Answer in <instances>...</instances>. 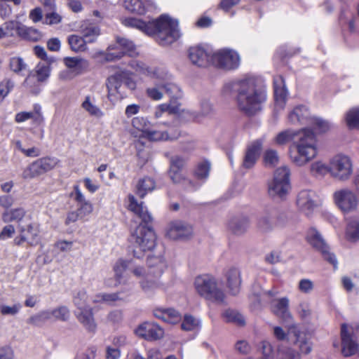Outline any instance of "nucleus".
I'll return each mask as SVG.
<instances>
[{
  "mask_svg": "<svg viewBox=\"0 0 359 359\" xmlns=\"http://www.w3.org/2000/svg\"><path fill=\"white\" fill-rule=\"evenodd\" d=\"M292 141L289 147L291 161L297 166H304L316 157L318 141L314 133L307 128L295 130L287 129L273 138L274 144L282 146Z\"/></svg>",
  "mask_w": 359,
  "mask_h": 359,
  "instance_id": "nucleus-1",
  "label": "nucleus"
},
{
  "mask_svg": "<svg viewBox=\"0 0 359 359\" xmlns=\"http://www.w3.org/2000/svg\"><path fill=\"white\" fill-rule=\"evenodd\" d=\"M231 90L237 92L238 107L248 115H253L261 110L266 94L262 81L254 77L245 78L224 86L225 93Z\"/></svg>",
  "mask_w": 359,
  "mask_h": 359,
  "instance_id": "nucleus-2",
  "label": "nucleus"
},
{
  "mask_svg": "<svg viewBox=\"0 0 359 359\" xmlns=\"http://www.w3.org/2000/svg\"><path fill=\"white\" fill-rule=\"evenodd\" d=\"M122 23L147 35H155L156 41L161 46L170 45L181 36L178 21L167 15H162L156 20L147 22L135 18H126L123 19Z\"/></svg>",
  "mask_w": 359,
  "mask_h": 359,
  "instance_id": "nucleus-3",
  "label": "nucleus"
},
{
  "mask_svg": "<svg viewBox=\"0 0 359 359\" xmlns=\"http://www.w3.org/2000/svg\"><path fill=\"white\" fill-rule=\"evenodd\" d=\"M130 66L137 73L158 80L161 83V88H163V91L168 95L171 100L182 97V93L180 87L173 82L172 75L164 68L149 66L139 60H132Z\"/></svg>",
  "mask_w": 359,
  "mask_h": 359,
  "instance_id": "nucleus-4",
  "label": "nucleus"
},
{
  "mask_svg": "<svg viewBox=\"0 0 359 359\" xmlns=\"http://www.w3.org/2000/svg\"><path fill=\"white\" fill-rule=\"evenodd\" d=\"M194 287L196 293L208 301L218 305L226 303V295L218 285L217 279L209 274H203L195 278Z\"/></svg>",
  "mask_w": 359,
  "mask_h": 359,
  "instance_id": "nucleus-5",
  "label": "nucleus"
},
{
  "mask_svg": "<svg viewBox=\"0 0 359 359\" xmlns=\"http://www.w3.org/2000/svg\"><path fill=\"white\" fill-rule=\"evenodd\" d=\"M156 241V236L153 229L142 224L137 226L129 238L134 257L141 258L144 252L154 249Z\"/></svg>",
  "mask_w": 359,
  "mask_h": 359,
  "instance_id": "nucleus-6",
  "label": "nucleus"
},
{
  "mask_svg": "<svg viewBox=\"0 0 359 359\" xmlns=\"http://www.w3.org/2000/svg\"><path fill=\"white\" fill-rule=\"evenodd\" d=\"M288 120L292 124L308 125L318 133H325L332 128V124L322 118L311 116L304 105H298L290 112Z\"/></svg>",
  "mask_w": 359,
  "mask_h": 359,
  "instance_id": "nucleus-7",
  "label": "nucleus"
},
{
  "mask_svg": "<svg viewBox=\"0 0 359 359\" xmlns=\"http://www.w3.org/2000/svg\"><path fill=\"white\" fill-rule=\"evenodd\" d=\"M131 124L135 129L142 133L141 137L151 142L175 140L180 136L177 129H170L168 131L151 129V122L142 116L134 117Z\"/></svg>",
  "mask_w": 359,
  "mask_h": 359,
  "instance_id": "nucleus-8",
  "label": "nucleus"
},
{
  "mask_svg": "<svg viewBox=\"0 0 359 359\" xmlns=\"http://www.w3.org/2000/svg\"><path fill=\"white\" fill-rule=\"evenodd\" d=\"M359 335V325L357 323H344L341 327V353L344 357H351L359 355V344L353 339L354 336Z\"/></svg>",
  "mask_w": 359,
  "mask_h": 359,
  "instance_id": "nucleus-9",
  "label": "nucleus"
},
{
  "mask_svg": "<svg viewBox=\"0 0 359 359\" xmlns=\"http://www.w3.org/2000/svg\"><path fill=\"white\" fill-rule=\"evenodd\" d=\"M330 173L340 181L348 180L353 173L351 158L344 154H337L332 157L330 161Z\"/></svg>",
  "mask_w": 359,
  "mask_h": 359,
  "instance_id": "nucleus-10",
  "label": "nucleus"
},
{
  "mask_svg": "<svg viewBox=\"0 0 359 359\" xmlns=\"http://www.w3.org/2000/svg\"><path fill=\"white\" fill-rule=\"evenodd\" d=\"M337 206L344 213H350L357 210L359 200L352 190L348 188L336 191L333 195Z\"/></svg>",
  "mask_w": 359,
  "mask_h": 359,
  "instance_id": "nucleus-11",
  "label": "nucleus"
},
{
  "mask_svg": "<svg viewBox=\"0 0 359 359\" xmlns=\"http://www.w3.org/2000/svg\"><path fill=\"white\" fill-rule=\"evenodd\" d=\"M116 42V45H111L108 47L107 53H100L104 55L106 62L119 60L124 54L133 55L135 53V46L132 41L126 38L118 37Z\"/></svg>",
  "mask_w": 359,
  "mask_h": 359,
  "instance_id": "nucleus-12",
  "label": "nucleus"
},
{
  "mask_svg": "<svg viewBox=\"0 0 359 359\" xmlns=\"http://www.w3.org/2000/svg\"><path fill=\"white\" fill-rule=\"evenodd\" d=\"M240 57L238 54L229 49H221L212 54V65L230 70L239 66Z\"/></svg>",
  "mask_w": 359,
  "mask_h": 359,
  "instance_id": "nucleus-13",
  "label": "nucleus"
},
{
  "mask_svg": "<svg viewBox=\"0 0 359 359\" xmlns=\"http://www.w3.org/2000/svg\"><path fill=\"white\" fill-rule=\"evenodd\" d=\"M306 239L316 250L320 252L325 259L334 266H337V260L335 255L330 252L329 246L316 229L311 228L308 231Z\"/></svg>",
  "mask_w": 359,
  "mask_h": 359,
  "instance_id": "nucleus-14",
  "label": "nucleus"
},
{
  "mask_svg": "<svg viewBox=\"0 0 359 359\" xmlns=\"http://www.w3.org/2000/svg\"><path fill=\"white\" fill-rule=\"evenodd\" d=\"M125 72H121L110 76L106 81L108 91V98L111 101H117L122 99L125 95L123 90Z\"/></svg>",
  "mask_w": 359,
  "mask_h": 359,
  "instance_id": "nucleus-15",
  "label": "nucleus"
},
{
  "mask_svg": "<svg viewBox=\"0 0 359 359\" xmlns=\"http://www.w3.org/2000/svg\"><path fill=\"white\" fill-rule=\"evenodd\" d=\"M212 53L201 46H194L189 48L188 56L191 62L198 67H205L212 64Z\"/></svg>",
  "mask_w": 359,
  "mask_h": 359,
  "instance_id": "nucleus-16",
  "label": "nucleus"
},
{
  "mask_svg": "<svg viewBox=\"0 0 359 359\" xmlns=\"http://www.w3.org/2000/svg\"><path fill=\"white\" fill-rule=\"evenodd\" d=\"M135 333L142 339L152 341L162 338L164 332L157 324L152 322H144L135 330Z\"/></svg>",
  "mask_w": 359,
  "mask_h": 359,
  "instance_id": "nucleus-17",
  "label": "nucleus"
},
{
  "mask_svg": "<svg viewBox=\"0 0 359 359\" xmlns=\"http://www.w3.org/2000/svg\"><path fill=\"white\" fill-rule=\"evenodd\" d=\"M316 195L311 190L301 191L297 198V205L299 210L309 216L316 207Z\"/></svg>",
  "mask_w": 359,
  "mask_h": 359,
  "instance_id": "nucleus-18",
  "label": "nucleus"
},
{
  "mask_svg": "<svg viewBox=\"0 0 359 359\" xmlns=\"http://www.w3.org/2000/svg\"><path fill=\"white\" fill-rule=\"evenodd\" d=\"M77 203V212L82 219L89 216L93 211V205L86 200L79 185L74 186V191L70 194Z\"/></svg>",
  "mask_w": 359,
  "mask_h": 359,
  "instance_id": "nucleus-19",
  "label": "nucleus"
},
{
  "mask_svg": "<svg viewBox=\"0 0 359 359\" xmlns=\"http://www.w3.org/2000/svg\"><path fill=\"white\" fill-rule=\"evenodd\" d=\"M288 334H292L294 339L292 340L294 344L299 348L300 354H309L312 350V345L309 339L302 332H300L296 327H290Z\"/></svg>",
  "mask_w": 359,
  "mask_h": 359,
  "instance_id": "nucleus-20",
  "label": "nucleus"
},
{
  "mask_svg": "<svg viewBox=\"0 0 359 359\" xmlns=\"http://www.w3.org/2000/svg\"><path fill=\"white\" fill-rule=\"evenodd\" d=\"M123 6L128 11L140 15L156 8L151 0H124Z\"/></svg>",
  "mask_w": 359,
  "mask_h": 359,
  "instance_id": "nucleus-21",
  "label": "nucleus"
},
{
  "mask_svg": "<svg viewBox=\"0 0 359 359\" xmlns=\"http://www.w3.org/2000/svg\"><path fill=\"white\" fill-rule=\"evenodd\" d=\"M191 228L190 226L182 222H175L170 224L166 235L172 240L186 238L191 234Z\"/></svg>",
  "mask_w": 359,
  "mask_h": 359,
  "instance_id": "nucleus-22",
  "label": "nucleus"
},
{
  "mask_svg": "<svg viewBox=\"0 0 359 359\" xmlns=\"http://www.w3.org/2000/svg\"><path fill=\"white\" fill-rule=\"evenodd\" d=\"M29 119L38 125L41 124L44 118L41 111V106L39 104L33 105V110L31 111H20L15 114V120L17 123H22Z\"/></svg>",
  "mask_w": 359,
  "mask_h": 359,
  "instance_id": "nucleus-23",
  "label": "nucleus"
},
{
  "mask_svg": "<svg viewBox=\"0 0 359 359\" xmlns=\"http://www.w3.org/2000/svg\"><path fill=\"white\" fill-rule=\"evenodd\" d=\"M262 147V140H257L248 147L243 161V166L244 168H251L254 166L259 156Z\"/></svg>",
  "mask_w": 359,
  "mask_h": 359,
  "instance_id": "nucleus-24",
  "label": "nucleus"
},
{
  "mask_svg": "<svg viewBox=\"0 0 359 359\" xmlns=\"http://www.w3.org/2000/svg\"><path fill=\"white\" fill-rule=\"evenodd\" d=\"M274 97L276 103L283 108L288 94L285 88V81L282 76L278 75L273 78Z\"/></svg>",
  "mask_w": 359,
  "mask_h": 359,
  "instance_id": "nucleus-25",
  "label": "nucleus"
},
{
  "mask_svg": "<svg viewBox=\"0 0 359 359\" xmlns=\"http://www.w3.org/2000/svg\"><path fill=\"white\" fill-rule=\"evenodd\" d=\"M148 276L152 275L158 278L167 267L166 262L163 256H151L147 259Z\"/></svg>",
  "mask_w": 359,
  "mask_h": 359,
  "instance_id": "nucleus-26",
  "label": "nucleus"
},
{
  "mask_svg": "<svg viewBox=\"0 0 359 359\" xmlns=\"http://www.w3.org/2000/svg\"><path fill=\"white\" fill-rule=\"evenodd\" d=\"M128 200V209L130 211L137 215L144 223L148 224L151 222L152 217L143 203H138L137 199L133 195H129Z\"/></svg>",
  "mask_w": 359,
  "mask_h": 359,
  "instance_id": "nucleus-27",
  "label": "nucleus"
},
{
  "mask_svg": "<svg viewBox=\"0 0 359 359\" xmlns=\"http://www.w3.org/2000/svg\"><path fill=\"white\" fill-rule=\"evenodd\" d=\"M226 286L229 292L236 295L240 292L241 285V272L236 268H231L226 273Z\"/></svg>",
  "mask_w": 359,
  "mask_h": 359,
  "instance_id": "nucleus-28",
  "label": "nucleus"
},
{
  "mask_svg": "<svg viewBox=\"0 0 359 359\" xmlns=\"http://www.w3.org/2000/svg\"><path fill=\"white\" fill-rule=\"evenodd\" d=\"M80 32L82 36L88 43L95 42L97 37L100 35L99 27L89 20L83 22L80 26Z\"/></svg>",
  "mask_w": 359,
  "mask_h": 359,
  "instance_id": "nucleus-29",
  "label": "nucleus"
},
{
  "mask_svg": "<svg viewBox=\"0 0 359 359\" xmlns=\"http://www.w3.org/2000/svg\"><path fill=\"white\" fill-rule=\"evenodd\" d=\"M276 226V211L266 210L259 217L257 227L262 232H269Z\"/></svg>",
  "mask_w": 359,
  "mask_h": 359,
  "instance_id": "nucleus-30",
  "label": "nucleus"
},
{
  "mask_svg": "<svg viewBox=\"0 0 359 359\" xmlns=\"http://www.w3.org/2000/svg\"><path fill=\"white\" fill-rule=\"evenodd\" d=\"M290 189V183L286 181H280L278 177L273 178L272 182L269 184V193L272 196H278L283 198Z\"/></svg>",
  "mask_w": 359,
  "mask_h": 359,
  "instance_id": "nucleus-31",
  "label": "nucleus"
},
{
  "mask_svg": "<svg viewBox=\"0 0 359 359\" xmlns=\"http://www.w3.org/2000/svg\"><path fill=\"white\" fill-rule=\"evenodd\" d=\"M65 66L75 74H81L88 67L86 60L80 57H67L64 58Z\"/></svg>",
  "mask_w": 359,
  "mask_h": 359,
  "instance_id": "nucleus-32",
  "label": "nucleus"
},
{
  "mask_svg": "<svg viewBox=\"0 0 359 359\" xmlns=\"http://www.w3.org/2000/svg\"><path fill=\"white\" fill-rule=\"evenodd\" d=\"M275 359H301L302 356L299 352L281 343L278 345L277 349L274 353Z\"/></svg>",
  "mask_w": 359,
  "mask_h": 359,
  "instance_id": "nucleus-33",
  "label": "nucleus"
},
{
  "mask_svg": "<svg viewBox=\"0 0 359 359\" xmlns=\"http://www.w3.org/2000/svg\"><path fill=\"white\" fill-rule=\"evenodd\" d=\"M156 189V182L151 177H144L139 180L136 185V193L140 198H144L148 193Z\"/></svg>",
  "mask_w": 359,
  "mask_h": 359,
  "instance_id": "nucleus-34",
  "label": "nucleus"
},
{
  "mask_svg": "<svg viewBox=\"0 0 359 359\" xmlns=\"http://www.w3.org/2000/svg\"><path fill=\"white\" fill-rule=\"evenodd\" d=\"M248 226L249 219L246 217L233 218L228 224L229 229L236 235H241L245 233Z\"/></svg>",
  "mask_w": 359,
  "mask_h": 359,
  "instance_id": "nucleus-35",
  "label": "nucleus"
},
{
  "mask_svg": "<svg viewBox=\"0 0 359 359\" xmlns=\"http://www.w3.org/2000/svg\"><path fill=\"white\" fill-rule=\"evenodd\" d=\"M81 107L90 116L100 118L104 115L101 109L95 104V99L90 95L86 96L84 101L81 104Z\"/></svg>",
  "mask_w": 359,
  "mask_h": 359,
  "instance_id": "nucleus-36",
  "label": "nucleus"
},
{
  "mask_svg": "<svg viewBox=\"0 0 359 359\" xmlns=\"http://www.w3.org/2000/svg\"><path fill=\"white\" fill-rule=\"evenodd\" d=\"M26 211L22 208H17L6 210L2 214V220L4 223L20 222L25 216Z\"/></svg>",
  "mask_w": 359,
  "mask_h": 359,
  "instance_id": "nucleus-37",
  "label": "nucleus"
},
{
  "mask_svg": "<svg viewBox=\"0 0 359 359\" xmlns=\"http://www.w3.org/2000/svg\"><path fill=\"white\" fill-rule=\"evenodd\" d=\"M346 238L351 242H356L359 240V219L354 218L348 222Z\"/></svg>",
  "mask_w": 359,
  "mask_h": 359,
  "instance_id": "nucleus-38",
  "label": "nucleus"
},
{
  "mask_svg": "<svg viewBox=\"0 0 359 359\" xmlns=\"http://www.w3.org/2000/svg\"><path fill=\"white\" fill-rule=\"evenodd\" d=\"M271 305L275 313L279 314H287L289 313L290 300L287 297L273 299Z\"/></svg>",
  "mask_w": 359,
  "mask_h": 359,
  "instance_id": "nucleus-39",
  "label": "nucleus"
},
{
  "mask_svg": "<svg viewBox=\"0 0 359 359\" xmlns=\"http://www.w3.org/2000/svg\"><path fill=\"white\" fill-rule=\"evenodd\" d=\"M344 118L349 129H359V107L350 109L346 113Z\"/></svg>",
  "mask_w": 359,
  "mask_h": 359,
  "instance_id": "nucleus-40",
  "label": "nucleus"
},
{
  "mask_svg": "<svg viewBox=\"0 0 359 359\" xmlns=\"http://www.w3.org/2000/svg\"><path fill=\"white\" fill-rule=\"evenodd\" d=\"M68 43L71 49L75 52H83L87 50V41L83 36L76 34L70 35L68 37Z\"/></svg>",
  "mask_w": 359,
  "mask_h": 359,
  "instance_id": "nucleus-41",
  "label": "nucleus"
},
{
  "mask_svg": "<svg viewBox=\"0 0 359 359\" xmlns=\"http://www.w3.org/2000/svg\"><path fill=\"white\" fill-rule=\"evenodd\" d=\"M140 285L142 290L147 294H151L161 287V283L158 280V278L154 277L141 280Z\"/></svg>",
  "mask_w": 359,
  "mask_h": 359,
  "instance_id": "nucleus-42",
  "label": "nucleus"
},
{
  "mask_svg": "<svg viewBox=\"0 0 359 359\" xmlns=\"http://www.w3.org/2000/svg\"><path fill=\"white\" fill-rule=\"evenodd\" d=\"M22 27L23 25L18 21H8L5 22L3 27L5 36H14L15 35L20 36Z\"/></svg>",
  "mask_w": 359,
  "mask_h": 359,
  "instance_id": "nucleus-43",
  "label": "nucleus"
},
{
  "mask_svg": "<svg viewBox=\"0 0 359 359\" xmlns=\"http://www.w3.org/2000/svg\"><path fill=\"white\" fill-rule=\"evenodd\" d=\"M20 37L32 41H37L41 39L42 34L37 29L32 27H27L23 25L22 28H21Z\"/></svg>",
  "mask_w": 359,
  "mask_h": 359,
  "instance_id": "nucleus-44",
  "label": "nucleus"
},
{
  "mask_svg": "<svg viewBox=\"0 0 359 359\" xmlns=\"http://www.w3.org/2000/svg\"><path fill=\"white\" fill-rule=\"evenodd\" d=\"M20 234L14 239V243L17 245H21L24 242H27L30 245H36V232H32V236H28L25 232V227L20 226Z\"/></svg>",
  "mask_w": 359,
  "mask_h": 359,
  "instance_id": "nucleus-45",
  "label": "nucleus"
},
{
  "mask_svg": "<svg viewBox=\"0 0 359 359\" xmlns=\"http://www.w3.org/2000/svg\"><path fill=\"white\" fill-rule=\"evenodd\" d=\"M15 148L27 157H37L40 156V149L36 147L27 148L20 140L13 142Z\"/></svg>",
  "mask_w": 359,
  "mask_h": 359,
  "instance_id": "nucleus-46",
  "label": "nucleus"
},
{
  "mask_svg": "<svg viewBox=\"0 0 359 359\" xmlns=\"http://www.w3.org/2000/svg\"><path fill=\"white\" fill-rule=\"evenodd\" d=\"M10 69L15 74H22L27 70V65L24 60L20 57H13L9 61Z\"/></svg>",
  "mask_w": 359,
  "mask_h": 359,
  "instance_id": "nucleus-47",
  "label": "nucleus"
},
{
  "mask_svg": "<svg viewBox=\"0 0 359 359\" xmlns=\"http://www.w3.org/2000/svg\"><path fill=\"white\" fill-rule=\"evenodd\" d=\"M180 326L185 331L195 330L200 327V320L194 316H184Z\"/></svg>",
  "mask_w": 359,
  "mask_h": 359,
  "instance_id": "nucleus-48",
  "label": "nucleus"
},
{
  "mask_svg": "<svg viewBox=\"0 0 359 359\" xmlns=\"http://www.w3.org/2000/svg\"><path fill=\"white\" fill-rule=\"evenodd\" d=\"M154 80V86L147 89L146 93L147 96L153 100H160L163 97V88H161V83Z\"/></svg>",
  "mask_w": 359,
  "mask_h": 359,
  "instance_id": "nucleus-49",
  "label": "nucleus"
},
{
  "mask_svg": "<svg viewBox=\"0 0 359 359\" xmlns=\"http://www.w3.org/2000/svg\"><path fill=\"white\" fill-rule=\"evenodd\" d=\"M119 299L117 293H99L94 297L93 302L95 303H104L108 305H112L115 302Z\"/></svg>",
  "mask_w": 359,
  "mask_h": 359,
  "instance_id": "nucleus-50",
  "label": "nucleus"
},
{
  "mask_svg": "<svg viewBox=\"0 0 359 359\" xmlns=\"http://www.w3.org/2000/svg\"><path fill=\"white\" fill-rule=\"evenodd\" d=\"M50 66L44 62H39L36 68L35 73L38 82L45 81L50 76Z\"/></svg>",
  "mask_w": 359,
  "mask_h": 359,
  "instance_id": "nucleus-51",
  "label": "nucleus"
},
{
  "mask_svg": "<svg viewBox=\"0 0 359 359\" xmlns=\"http://www.w3.org/2000/svg\"><path fill=\"white\" fill-rule=\"evenodd\" d=\"M210 164L208 161H202L199 163L195 170V175L198 179L207 178L209 175Z\"/></svg>",
  "mask_w": 359,
  "mask_h": 359,
  "instance_id": "nucleus-52",
  "label": "nucleus"
},
{
  "mask_svg": "<svg viewBox=\"0 0 359 359\" xmlns=\"http://www.w3.org/2000/svg\"><path fill=\"white\" fill-rule=\"evenodd\" d=\"M39 163L45 172L55 168L59 163V160L55 157H45L39 159Z\"/></svg>",
  "mask_w": 359,
  "mask_h": 359,
  "instance_id": "nucleus-53",
  "label": "nucleus"
},
{
  "mask_svg": "<svg viewBox=\"0 0 359 359\" xmlns=\"http://www.w3.org/2000/svg\"><path fill=\"white\" fill-rule=\"evenodd\" d=\"M128 267V262L123 259L118 260L114 266V271L115 273V276L116 278L117 284L121 283V279L122 278L123 272L126 271Z\"/></svg>",
  "mask_w": 359,
  "mask_h": 359,
  "instance_id": "nucleus-54",
  "label": "nucleus"
},
{
  "mask_svg": "<svg viewBox=\"0 0 359 359\" xmlns=\"http://www.w3.org/2000/svg\"><path fill=\"white\" fill-rule=\"evenodd\" d=\"M14 86V83L10 80H4L0 83V103L8 95Z\"/></svg>",
  "mask_w": 359,
  "mask_h": 359,
  "instance_id": "nucleus-55",
  "label": "nucleus"
},
{
  "mask_svg": "<svg viewBox=\"0 0 359 359\" xmlns=\"http://www.w3.org/2000/svg\"><path fill=\"white\" fill-rule=\"evenodd\" d=\"M311 171L316 175H324L330 172V165L327 166L322 161H316L311 165Z\"/></svg>",
  "mask_w": 359,
  "mask_h": 359,
  "instance_id": "nucleus-56",
  "label": "nucleus"
},
{
  "mask_svg": "<svg viewBox=\"0 0 359 359\" xmlns=\"http://www.w3.org/2000/svg\"><path fill=\"white\" fill-rule=\"evenodd\" d=\"M224 323L232 324L237 327L245 325V319L243 316H222Z\"/></svg>",
  "mask_w": 359,
  "mask_h": 359,
  "instance_id": "nucleus-57",
  "label": "nucleus"
},
{
  "mask_svg": "<svg viewBox=\"0 0 359 359\" xmlns=\"http://www.w3.org/2000/svg\"><path fill=\"white\" fill-rule=\"evenodd\" d=\"M79 321L89 331H94L96 328V323L93 316H78Z\"/></svg>",
  "mask_w": 359,
  "mask_h": 359,
  "instance_id": "nucleus-58",
  "label": "nucleus"
},
{
  "mask_svg": "<svg viewBox=\"0 0 359 359\" xmlns=\"http://www.w3.org/2000/svg\"><path fill=\"white\" fill-rule=\"evenodd\" d=\"M88 300V295L86 290L82 289L77 292L74 297V302L79 308L83 309L85 307Z\"/></svg>",
  "mask_w": 359,
  "mask_h": 359,
  "instance_id": "nucleus-59",
  "label": "nucleus"
},
{
  "mask_svg": "<svg viewBox=\"0 0 359 359\" xmlns=\"http://www.w3.org/2000/svg\"><path fill=\"white\" fill-rule=\"evenodd\" d=\"M266 165L274 166L278 162V155L276 151L273 149L267 150L264 156Z\"/></svg>",
  "mask_w": 359,
  "mask_h": 359,
  "instance_id": "nucleus-60",
  "label": "nucleus"
},
{
  "mask_svg": "<svg viewBox=\"0 0 359 359\" xmlns=\"http://www.w3.org/2000/svg\"><path fill=\"white\" fill-rule=\"evenodd\" d=\"M290 171L287 166H281L277 168L274 172L273 178H279L280 181H286L290 183Z\"/></svg>",
  "mask_w": 359,
  "mask_h": 359,
  "instance_id": "nucleus-61",
  "label": "nucleus"
},
{
  "mask_svg": "<svg viewBox=\"0 0 359 359\" xmlns=\"http://www.w3.org/2000/svg\"><path fill=\"white\" fill-rule=\"evenodd\" d=\"M168 175L170 180L175 184H180L185 180L184 176L182 172V170H175L170 168Z\"/></svg>",
  "mask_w": 359,
  "mask_h": 359,
  "instance_id": "nucleus-62",
  "label": "nucleus"
},
{
  "mask_svg": "<svg viewBox=\"0 0 359 359\" xmlns=\"http://www.w3.org/2000/svg\"><path fill=\"white\" fill-rule=\"evenodd\" d=\"M185 165V159L179 156H174L170 160V168L182 170Z\"/></svg>",
  "mask_w": 359,
  "mask_h": 359,
  "instance_id": "nucleus-63",
  "label": "nucleus"
},
{
  "mask_svg": "<svg viewBox=\"0 0 359 359\" xmlns=\"http://www.w3.org/2000/svg\"><path fill=\"white\" fill-rule=\"evenodd\" d=\"M235 349L241 354H248L250 352L251 347L245 340H239L235 344Z\"/></svg>",
  "mask_w": 359,
  "mask_h": 359,
  "instance_id": "nucleus-64",
  "label": "nucleus"
}]
</instances>
